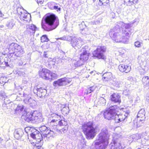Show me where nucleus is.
I'll list each match as a JSON object with an SVG mask.
<instances>
[{
  "instance_id": "f257e3e1",
  "label": "nucleus",
  "mask_w": 149,
  "mask_h": 149,
  "mask_svg": "<svg viewBox=\"0 0 149 149\" xmlns=\"http://www.w3.org/2000/svg\"><path fill=\"white\" fill-rule=\"evenodd\" d=\"M119 24L121 25V30L120 28V25H116L110 29V36L116 42L127 43L132 32L133 23L125 24L120 22Z\"/></svg>"
},
{
  "instance_id": "f03ea898",
  "label": "nucleus",
  "mask_w": 149,
  "mask_h": 149,
  "mask_svg": "<svg viewBox=\"0 0 149 149\" xmlns=\"http://www.w3.org/2000/svg\"><path fill=\"white\" fill-rule=\"evenodd\" d=\"M45 23L42 21L41 26L45 30L49 31L56 28L59 24V20L56 15L53 14H47L44 19Z\"/></svg>"
},
{
  "instance_id": "7ed1b4c3",
  "label": "nucleus",
  "mask_w": 149,
  "mask_h": 149,
  "mask_svg": "<svg viewBox=\"0 0 149 149\" xmlns=\"http://www.w3.org/2000/svg\"><path fill=\"white\" fill-rule=\"evenodd\" d=\"M110 134L106 128L102 129L98 134V138L95 143V147L96 149H104L107 146L108 140Z\"/></svg>"
},
{
  "instance_id": "20e7f679",
  "label": "nucleus",
  "mask_w": 149,
  "mask_h": 149,
  "mask_svg": "<svg viewBox=\"0 0 149 149\" xmlns=\"http://www.w3.org/2000/svg\"><path fill=\"white\" fill-rule=\"evenodd\" d=\"M83 132L88 139H92L95 135L96 128L93 127V123L89 122L84 124L82 126Z\"/></svg>"
},
{
  "instance_id": "39448f33",
  "label": "nucleus",
  "mask_w": 149,
  "mask_h": 149,
  "mask_svg": "<svg viewBox=\"0 0 149 149\" xmlns=\"http://www.w3.org/2000/svg\"><path fill=\"white\" fill-rule=\"evenodd\" d=\"M119 107L117 105H111L108 109L104 112V118L108 120L114 119L116 114L118 112Z\"/></svg>"
},
{
  "instance_id": "423d86ee",
  "label": "nucleus",
  "mask_w": 149,
  "mask_h": 149,
  "mask_svg": "<svg viewBox=\"0 0 149 149\" xmlns=\"http://www.w3.org/2000/svg\"><path fill=\"white\" fill-rule=\"evenodd\" d=\"M106 50V47L105 46H98L97 49L93 52V55L99 59H104V53L105 52Z\"/></svg>"
},
{
  "instance_id": "0eeeda50",
  "label": "nucleus",
  "mask_w": 149,
  "mask_h": 149,
  "mask_svg": "<svg viewBox=\"0 0 149 149\" xmlns=\"http://www.w3.org/2000/svg\"><path fill=\"white\" fill-rule=\"evenodd\" d=\"M71 38L70 44L76 49H79L84 43L83 40L80 38H77L71 36Z\"/></svg>"
},
{
  "instance_id": "6e6552de",
  "label": "nucleus",
  "mask_w": 149,
  "mask_h": 149,
  "mask_svg": "<svg viewBox=\"0 0 149 149\" xmlns=\"http://www.w3.org/2000/svg\"><path fill=\"white\" fill-rule=\"evenodd\" d=\"M71 81V80L69 78L64 77L58 79L57 81L54 82L53 85L56 86H62L67 85Z\"/></svg>"
},
{
  "instance_id": "1a4fd4ad",
  "label": "nucleus",
  "mask_w": 149,
  "mask_h": 149,
  "mask_svg": "<svg viewBox=\"0 0 149 149\" xmlns=\"http://www.w3.org/2000/svg\"><path fill=\"white\" fill-rule=\"evenodd\" d=\"M39 129L44 137H49V136H50L53 135L54 132L53 130H49L45 126L40 127Z\"/></svg>"
},
{
  "instance_id": "9d476101",
  "label": "nucleus",
  "mask_w": 149,
  "mask_h": 149,
  "mask_svg": "<svg viewBox=\"0 0 149 149\" xmlns=\"http://www.w3.org/2000/svg\"><path fill=\"white\" fill-rule=\"evenodd\" d=\"M125 146L124 145L122 144L121 142L115 140L113 143L110 145L109 149H123Z\"/></svg>"
},
{
  "instance_id": "9b49d317",
  "label": "nucleus",
  "mask_w": 149,
  "mask_h": 149,
  "mask_svg": "<svg viewBox=\"0 0 149 149\" xmlns=\"http://www.w3.org/2000/svg\"><path fill=\"white\" fill-rule=\"evenodd\" d=\"M49 70L46 69H42L39 71V76L43 79L49 80Z\"/></svg>"
},
{
  "instance_id": "f8f14e48",
  "label": "nucleus",
  "mask_w": 149,
  "mask_h": 149,
  "mask_svg": "<svg viewBox=\"0 0 149 149\" xmlns=\"http://www.w3.org/2000/svg\"><path fill=\"white\" fill-rule=\"evenodd\" d=\"M128 115V113H125V114H120L118 115L117 113L116 115L114 120L116 123H119L121 122L125 119Z\"/></svg>"
},
{
  "instance_id": "ddd939ff",
  "label": "nucleus",
  "mask_w": 149,
  "mask_h": 149,
  "mask_svg": "<svg viewBox=\"0 0 149 149\" xmlns=\"http://www.w3.org/2000/svg\"><path fill=\"white\" fill-rule=\"evenodd\" d=\"M145 112L144 109H141L138 112L137 118L139 121L144 122L145 119Z\"/></svg>"
},
{
  "instance_id": "4468645a",
  "label": "nucleus",
  "mask_w": 149,
  "mask_h": 149,
  "mask_svg": "<svg viewBox=\"0 0 149 149\" xmlns=\"http://www.w3.org/2000/svg\"><path fill=\"white\" fill-rule=\"evenodd\" d=\"M33 121H35V122L37 123H40L43 121V118L42 117V114L39 112L36 115L33 114Z\"/></svg>"
},
{
  "instance_id": "2eb2a0df",
  "label": "nucleus",
  "mask_w": 149,
  "mask_h": 149,
  "mask_svg": "<svg viewBox=\"0 0 149 149\" xmlns=\"http://www.w3.org/2000/svg\"><path fill=\"white\" fill-rule=\"evenodd\" d=\"M118 68L119 70L122 72L127 73L130 71L131 68L130 65L120 64L118 66Z\"/></svg>"
},
{
  "instance_id": "dca6fc26",
  "label": "nucleus",
  "mask_w": 149,
  "mask_h": 149,
  "mask_svg": "<svg viewBox=\"0 0 149 149\" xmlns=\"http://www.w3.org/2000/svg\"><path fill=\"white\" fill-rule=\"evenodd\" d=\"M33 114L32 112H28L26 113L25 115H22V118L25 121L29 122L33 121Z\"/></svg>"
},
{
  "instance_id": "f3484780",
  "label": "nucleus",
  "mask_w": 149,
  "mask_h": 149,
  "mask_svg": "<svg viewBox=\"0 0 149 149\" xmlns=\"http://www.w3.org/2000/svg\"><path fill=\"white\" fill-rule=\"evenodd\" d=\"M18 45L17 44L14 43H12L10 45L9 48V52L10 54H13L12 56H14Z\"/></svg>"
},
{
  "instance_id": "a211bd4d",
  "label": "nucleus",
  "mask_w": 149,
  "mask_h": 149,
  "mask_svg": "<svg viewBox=\"0 0 149 149\" xmlns=\"http://www.w3.org/2000/svg\"><path fill=\"white\" fill-rule=\"evenodd\" d=\"M81 51L82 52L80 54V56L79 60L84 61L87 60L88 58V55L86 51L84 48H82L81 49Z\"/></svg>"
},
{
  "instance_id": "6ab92c4d",
  "label": "nucleus",
  "mask_w": 149,
  "mask_h": 149,
  "mask_svg": "<svg viewBox=\"0 0 149 149\" xmlns=\"http://www.w3.org/2000/svg\"><path fill=\"white\" fill-rule=\"evenodd\" d=\"M111 99L112 102L120 104L121 102L120 97L118 94L114 93L111 96Z\"/></svg>"
},
{
  "instance_id": "aec40b11",
  "label": "nucleus",
  "mask_w": 149,
  "mask_h": 149,
  "mask_svg": "<svg viewBox=\"0 0 149 149\" xmlns=\"http://www.w3.org/2000/svg\"><path fill=\"white\" fill-rule=\"evenodd\" d=\"M40 138H38L37 136L35 146L34 147H42L43 143V141L42 140V134H40Z\"/></svg>"
},
{
  "instance_id": "412c9836",
  "label": "nucleus",
  "mask_w": 149,
  "mask_h": 149,
  "mask_svg": "<svg viewBox=\"0 0 149 149\" xmlns=\"http://www.w3.org/2000/svg\"><path fill=\"white\" fill-rule=\"evenodd\" d=\"M23 134V132L22 130L18 129L15 130L14 133V136L15 138L18 139L22 137Z\"/></svg>"
},
{
  "instance_id": "4be33fe9",
  "label": "nucleus",
  "mask_w": 149,
  "mask_h": 149,
  "mask_svg": "<svg viewBox=\"0 0 149 149\" xmlns=\"http://www.w3.org/2000/svg\"><path fill=\"white\" fill-rule=\"evenodd\" d=\"M37 91V95L40 97H44L47 91L45 89H42V88H37L36 89Z\"/></svg>"
},
{
  "instance_id": "5701e85b",
  "label": "nucleus",
  "mask_w": 149,
  "mask_h": 149,
  "mask_svg": "<svg viewBox=\"0 0 149 149\" xmlns=\"http://www.w3.org/2000/svg\"><path fill=\"white\" fill-rule=\"evenodd\" d=\"M102 79L103 81H108L111 80L112 77V73L110 72H107L103 74Z\"/></svg>"
},
{
  "instance_id": "b1692460",
  "label": "nucleus",
  "mask_w": 149,
  "mask_h": 149,
  "mask_svg": "<svg viewBox=\"0 0 149 149\" xmlns=\"http://www.w3.org/2000/svg\"><path fill=\"white\" fill-rule=\"evenodd\" d=\"M31 15L27 13L26 11V10H25V12L22 13L20 16L21 19L25 21H28Z\"/></svg>"
},
{
  "instance_id": "393cba45",
  "label": "nucleus",
  "mask_w": 149,
  "mask_h": 149,
  "mask_svg": "<svg viewBox=\"0 0 149 149\" xmlns=\"http://www.w3.org/2000/svg\"><path fill=\"white\" fill-rule=\"evenodd\" d=\"M24 52V51L22 48L21 46L19 45H18V47H17L16 51L15 52L14 56H16L17 57L21 56Z\"/></svg>"
},
{
  "instance_id": "a878e982",
  "label": "nucleus",
  "mask_w": 149,
  "mask_h": 149,
  "mask_svg": "<svg viewBox=\"0 0 149 149\" xmlns=\"http://www.w3.org/2000/svg\"><path fill=\"white\" fill-rule=\"evenodd\" d=\"M84 63V62L83 60H79L77 61L74 60L72 62V65L73 67L76 68L82 65Z\"/></svg>"
},
{
  "instance_id": "bb28decb",
  "label": "nucleus",
  "mask_w": 149,
  "mask_h": 149,
  "mask_svg": "<svg viewBox=\"0 0 149 149\" xmlns=\"http://www.w3.org/2000/svg\"><path fill=\"white\" fill-rule=\"evenodd\" d=\"M57 124V123L52 122V120H51L49 123V125L52 130H53L54 131H58V126Z\"/></svg>"
},
{
  "instance_id": "cd10ccee",
  "label": "nucleus",
  "mask_w": 149,
  "mask_h": 149,
  "mask_svg": "<svg viewBox=\"0 0 149 149\" xmlns=\"http://www.w3.org/2000/svg\"><path fill=\"white\" fill-rule=\"evenodd\" d=\"M96 101H97V105H105L106 102V99L102 96L101 97L98 98Z\"/></svg>"
},
{
  "instance_id": "c85d7f7f",
  "label": "nucleus",
  "mask_w": 149,
  "mask_h": 149,
  "mask_svg": "<svg viewBox=\"0 0 149 149\" xmlns=\"http://www.w3.org/2000/svg\"><path fill=\"white\" fill-rule=\"evenodd\" d=\"M51 117L52 118V122L57 123L58 120H60L61 119V117L60 116L55 113L52 114Z\"/></svg>"
},
{
  "instance_id": "c756f323",
  "label": "nucleus",
  "mask_w": 149,
  "mask_h": 149,
  "mask_svg": "<svg viewBox=\"0 0 149 149\" xmlns=\"http://www.w3.org/2000/svg\"><path fill=\"white\" fill-rule=\"evenodd\" d=\"M55 3L53 2H50L48 4L49 7L51 9H54L57 11H60L61 8L58 6L55 5Z\"/></svg>"
},
{
  "instance_id": "7c9ffc66",
  "label": "nucleus",
  "mask_w": 149,
  "mask_h": 149,
  "mask_svg": "<svg viewBox=\"0 0 149 149\" xmlns=\"http://www.w3.org/2000/svg\"><path fill=\"white\" fill-rule=\"evenodd\" d=\"M143 123V122L139 121L137 118V119H135L133 120L132 122L133 126L134 127L136 128L141 126Z\"/></svg>"
},
{
  "instance_id": "2f4dec72",
  "label": "nucleus",
  "mask_w": 149,
  "mask_h": 149,
  "mask_svg": "<svg viewBox=\"0 0 149 149\" xmlns=\"http://www.w3.org/2000/svg\"><path fill=\"white\" fill-rule=\"evenodd\" d=\"M29 28L27 27V31H29L31 33H34L36 29V27L33 24H31L29 25Z\"/></svg>"
},
{
  "instance_id": "473e14b6",
  "label": "nucleus",
  "mask_w": 149,
  "mask_h": 149,
  "mask_svg": "<svg viewBox=\"0 0 149 149\" xmlns=\"http://www.w3.org/2000/svg\"><path fill=\"white\" fill-rule=\"evenodd\" d=\"M124 4L127 6H130L133 4H136L138 2V0H124Z\"/></svg>"
},
{
  "instance_id": "72a5a7b5",
  "label": "nucleus",
  "mask_w": 149,
  "mask_h": 149,
  "mask_svg": "<svg viewBox=\"0 0 149 149\" xmlns=\"http://www.w3.org/2000/svg\"><path fill=\"white\" fill-rule=\"evenodd\" d=\"M141 134H135L133 135L132 136V141H136L138 140H141Z\"/></svg>"
},
{
  "instance_id": "f704fd0d",
  "label": "nucleus",
  "mask_w": 149,
  "mask_h": 149,
  "mask_svg": "<svg viewBox=\"0 0 149 149\" xmlns=\"http://www.w3.org/2000/svg\"><path fill=\"white\" fill-rule=\"evenodd\" d=\"M142 81L145 86H149V77L148 76L144 77L142 79Z\"/></svg>"
},
{
  "instance_id": "c9c22d12",
  "label": "nucleus",
  "mask_w": 149,
  "mask_h": 149,
  "mask_svg": "<svg viewBox=\"0 0 149 149\" xmlns=\"http://www.w3.org/2000/svg\"><path fill=\"white\" fill-rule=\"evenodd\" d=\"M24 109V106L22 105H19L15 110V113L19 114Z\"/></svg>"
},
{
  "instance_id": "e433bc0d",
  "label": "nucleus",
  "mask_w": 149,
  "mask_h": 149,
  "mask_svg": "<svg viewBox=\"0 0 149 149\" xmlns=\"http://www.w3.org/2000/svg\"><path fill=\"white\" fill-rule=\"evenodd\" d=\"M58 124L60 126H68L67 122L65 120H60L58 122Z\"/></svg>"
},
{
  "instance_id": "4c0bfd02",
  "label": "nucleus",
  "mask_w": 149,
  "mask_h": 149,
  "mask_svg": "<svg viewBox=\"0 0 149 149\" xmlns=\"http://www.w3.org/2000/svg\"><path fill=\"white\" fill-rule=\"evenodd\" d=\"M15 24L14 21L13 19H11L7 24V26L9 28L11 29L15 25Z\"/></svg>"
},
{
  "instance_id": "58836bf2",
  "label": "nucleus",
  "mask_w": 149,
  "mask_h": 149,
  "mask_svg": "<svg viewBox=\"0 0 149 149\" xmlns=\"http://www.w3.org/2000/svg\"><path fill=\"white\" fill-rule=\"evenodd\" d=\"M0 65H2L3 67H4L5 66L4 65L6 66H8V63L4 61L2 57L1 59H0Z\"/></svg>"
},
{
  "instance_id": "ea45409f",
  "label": "nucleus",
  "mask_w": 149,
  "mask_h": 149,
  "mask_svg": "<svg viewBox=\"0 0 149 149\" xmlns=\"http://www.w3.org/2000/svg\"><path fill=\"white\" fill-rule=\"evenodd\" d=\"M8 81V80H7L6 77L4 76H2L0 77V84H5Z\"/></svg>"
},
{
  "instance_id": "a19ab883",
  "label": "nucleus",
  "mask_w": 149,
  "mask_h": 149,
  "mask_svg": "<svg viewBox=\"0 0 149 149\" xmlns=\"http://www.w3.org/2000/svg\"><path fill=\"white\" fill-rule=\"evenodd\" d=\"M71 39V36H64L62 37L58 38L57 39H60L62 40H68V41H70Z\"/></svg>"
},
{
  "instance_id": "79ce46f5",
  "label": "nucleus",
  "mask_w": 149,
  "mask_h": 149,
  "mask_svg": "<svg viewBox=\"0 0 149 149\" xmlns=\"http://www.w3.org/2000/svg\"><path fill=\"white\" fill-rule=\"evenodd\" d=\"M113 84L116 87H119L120 85L121 84V82L118 80H117L116 79H115L113 80Z\"/></svg>"
},
{
  "instance_id": "37998d69",
  "label": "nucleus",
  "mask_w": 149,
  "mask_h": 149,
  "mask_svg": "<svg viewBox=\"0 0 149 149\" xmlns=\"http://www.w3.org/2000/svg\"><path fill=\"white\" fill-rule=\"evenodd\" d=\"M49 79H52L53 78H56L57 76V75L56 74H55L54 73L50 72L49 71Z\"/></svg>"
},
{
  "instance_id": "c03bdc74",
  "label": "nucleus",
  "mask_w": 149,
  "mask_h": 149,
  "mask_svg": "<svg viewBox=\"0 0 149 149\" xmlns=\"http://www.w3.org/2000/svg\"><path fill=\"white\" fill-rule=\"evenodd\" d=\"M68 128V126H65L62 129H58V131L60 132L61 133H64L67 132Z\"/></svg>"
},
{
  "instance_id": "a18cd8bd",
  "label": "nucleus",
  "mask_w": 149,
  "mask_h": 149,
  "mask_svg": "<svg viewBox=\"0 0 149 149\" xmlns=\"http://www.w3.org/2000/svg\"><path fill=\"white\" fill-rule=\"evenodd\" d=\"M95 89V88L93 87H91L87 90L86 92H85L86 94H88L93 91Z\"/></svg>"
},
{
  "instance_id": "49530a36",
  "label": "nucleus",
  "mask_w": 149,
  "mask_h": 149,
  "mask_svg": "<svg viewBox=\"0 0 149 149\" xmlns=\"http://www.w3.org/2000/svg\"><path fill=\"white\" fill-rule=\"evenodd\" d=\"M69 108L68 107H63L62 109V111L64 113L66 114H68L69 112Z\"/></svg>"
},
{
  "instance_id": "de8ad7c7",
  "label": "nucleus",
  "mask_w": 149,
  "mask_h": 149,
  "mask_svg": "<svg viewBox=\"0 0 149 149\" xmlns=\"http://www.w3.org/2000/svg\"><path fill=\"white\" fill-rule=\"evenodd\" d=\"M40 40L42 42H47L49 40L47 36L46 35L42 36L41 37Z\"/></svg>"
},
{
  "instance_id": "09e8293b",
  "label": "nucleus",
  "mask_w": 149,
  "mask_h": 149,
  "mask_svg": "<svg viewBox=\"0 0 149 149\" xmlns=\"http://www.w3.org/2000/svg\"><path fill=\"white\" fill-rule=\"evenodd\" d=\"M30 102L29 104L31 106L33 107L36 104V101L34 100L31 98L30 99Z\"/></svg>"
},
{
  "instance_id": "8fccbe9b",
  "label": "nucleus",
  "mask_w": 149,
  "mask_h": 149,
  "mask_svg": "<svg viewBox=\"0 0 149 149\" xmlns=\"http://www.w3.org/2000/svg\"><path fill=\"white\" fill-rule=\"evenodd\" d=\"M17 12L18 14L20 16L22 13L25 11V10L20 7H18L17 8Z\"/></svg>"
},
{
  "instance_id": "3c124183",
  "label": "nucleus",
  "mask_w": 149,
  "mask_h": 149,
  "mask_svg": "<svg viewBox=\"0 0 149 149\" xmlns=\"http://www.w3.org/2000/svg\"><path fill=\"white\" fill-rule=\"evenodd\" d=\"M99 4L100 6L103 5L104 3H109V0H99Z\"/></svg>"
},
{
  "instance_id": "603ef678",
  "label": "nucleus",
  "mask_w": 149,
  "mask_h": 149,
  "mask_svg": "<svg viewBox=\"0 0 149 149\" xmlns=\"http://www.w3.org/2000/svg\"><path fill=\"white\" fill-rule=\"evenodd\" d=\"M127 79L130 81L133 84L135 83L136 81V79L133 78L131 76H130L127 78Z\"/></svg>"
},
{
  "instance_id": "864d4df0",
  "label": "nucleus",
  "mask_w": 149,
  "mask_h": 149,
  "mask_svg": "<svg viewBox=\"0 0 149 149\" xmlns=\"http://www.w3.org/2000/svg\"><path fill=\"white\" fill-rule=\"evenodd\" d=\"M31 98L30 97L28 96L24 100V102L26 104H29L30 101V99Z\"/></svg>"
},
{
  "instance_id": "5fc2aeb1",
  "label": "nucleus",
  "mask_w": 149,
  "mask_h": 149,
  "mask_svg": "<svg viewBox=\"0 0 149 149\" xmlns=\"http://www.w3.org/2000/svg\"><path fill=\"white\" fill-rule=\"evenodd\" d=\"M142 44V43H141L139 41H136L134 42V45L137 47H140L141 46V44Z\"/></svg>"
},
{
  "instance_id": "6e6d98bb",
  "label": "nucleus",
  "mask_w": 149,
  "mask_h": 149,
  "mask_svg": "<svg viewBox=\"0 0 149 149\" xmlns=\"http://www.w3.org/2000/svg\"><path fill=\"white\" fill-rule=\"evenodd\" d=\"M26 61L25 59L23 60H22L19 62V63L20 65H25L26 64Z\"/></svg>"
},
{
  "instance_id": "4d7b16f0",
  "label": "nucleus",
  "mask_w": 149,
  "mask_h": 149,
  "mask_svg": "<svg viewBox=\"0 0 149 149\" xmlns=\"http://www.w3.org/2000/svg\"><path fill=\"white\" fill-rule=\"evenodd\" d=\"M42 48L43 49H47L49 47V45L47 43H46L42 45Z\"/></svg>"
},
{
  "instance_id": "13d9d810",
  "label": "nucleus",
  "mask_w": 149,
  "mask_h": 149,
  "mask_svg": "<svg viewBox=\"0 0 149 149\" xmlns=\"http://www.w3.org/2000/svg\"><path fill=\"white\" fill-rule=\"evenodd\" d=\"M129 90L126 89L123 91V94L125 95H127L129 94Z\"/></svg>"
},
{
  "instance_id": "bf43d9fd",
  "label": "nucleus",
  "mask_w": 149,
  "mask_h": 149,
  "mask_svg": "<svg viewBox=\"0 0 149 149\" xmlns=\"http://www.w3.org/2000/svg\"><path fill=\"white\" fill-rule=\"evenodd\" d=\"M31 136L33 139H36V134L35 133H31Z\"/></svg>"
},
{
  "instance_id": "052dcab7",
  "label": "nucleus",
  "mask_w": 149,
  "mask_h": 149,
  "mask_svg": "<svg viewBox=\"0 0 149 149\" xmlns=\"http://www.w3.org/2000/svg\"><path fill=\"white\" fill-rule=\"evenodd\" d=\"M37 2L38 3H40L42 4L43 3V0H37Z\"/></svg>"
},
{
  "instance_id": "680f3d73",
  "label": "nucleus",
  "mask_w": 149,
  "mask_h": 149,
  "mask_svg": "<svg viewBox=\"0 0 149 149\" xmlns=\"http://www.w3.org/2000/svg\"><path fill=\"white\" fill-rule=\"evenodd\" d=\"M33 149H43L42 147H33Z\"/></svg>"
},
{
  "instance_id": "e2e57ef3",
  "label": "nucleus",
  "mask_w": 149,
  "mask_h": 149,
  "mask_svg": "<svg viewBox=\"0 0 149 149\" xmlns=\"http://www.w3.org/2000/svg\"><path fill=\"white\" fill-rule=\"evenodd\" d=\"M47 52H44V56L45 57L47 58L48 57V56H47Z\"/></svg>"
},
{
  "instance_id": "0e129e2a",
  "label": "nucleus",
  "mask_w": 149,
  "mask_h": 149,
  "mask_svg": "<svg viewBox=\"0 0 149 149\" xmlns=\"http://www.w3.org/2000/svg\"><path fill=\"white\" fill-rule=\"evenodd\" d=\"M81 25H84V27H85L86 26V25L85 24V23H84V22H83H83H81Z\"/></svg>"
},
{
  "instance_id": "69168bd1",
  "label": "nucleus",
  "mask_w": 149,
  "mask_h": 149,
  "mask_svg": "<svg viewBox=\"0 0 149 149\" xmlns=\"http://www.w3.org/2000/svg\"><path fill=\"white\" fill-rule=\"evenodd\" d=\"M40 134H42L40 133H39L38 134H36V139H37V136H38V138H40V135H39Z\"/></svg>"
},
{
  "instance_id": "338daca9",
  "label": "nucleus",
  "mask_w": 149,
  "mask_h": 149,
  "mask_svg": "<svg viewBox=\"0 0 149 149\" xmlns=\"http://www.w3.org/2000/svg\"><path fill=\"white\" fill-rule=\"evenodd\" d=\"M86 35V36L87 35H90V33L89 31H88L87 32L85 33Z\"/></svg>"
},
{
  "instance_id": "774afa93",
  "label": "nucleus",
  "mask_w": 149,
  "mask_h": 149,
  "mask_svg": "<svg viewBox=\"0 0 149 149\" xmlns=\"http://www.w3.org/2000/svg\"><path fill=\"white\" fill-rule=\"evenodd\" d=\"M3 16H4V15L2 14L1 11L0 10V17H3Z\"/></svg>"
}]
</instances>
